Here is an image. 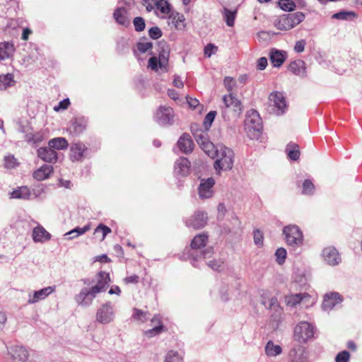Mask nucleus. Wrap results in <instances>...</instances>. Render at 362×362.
I'll return each instance as SVG.
<instances>
[{
    "mask_svg": "<svg viewBox=\"0 0 362 362\" xmlns=\"http://www.w3.org/2000/svg\"><path fill=\"white\" fill-rule=\"evenodd\" d=\"M32 237L35 243H44L51 239V234L43 226L38 224L33 228Z\"/></svg>",
    "mask_w": 362,
    "mask_h": 362,
    "instance_id": "15",
    "label": "nucleus"
},
{
    "mask_svg": "<svg viewBox=\"0 0 362 362\" xmlns=\"http://www.w3.org/2000/svg\"><path fill=\"white\" fill-rule=\"evenodd\" d=\"M153 47V45L150 42H138L136 45V47L138 50L141 53L146 52L148 49H151Z\"/></svg>",
    "mask_w": 362,
    "mask_h": 362,
    "instance_id": "59",
    "label": "nucleus"
},
{
    "mask_svg": "<svg viewBox=\"0 0 362 362\" xmlns=\"http://www.w3.org/2000/svg\"><path fill=\"white\" fill-rule=\"evenodd\" d=\"M19 165L20 162L13 155H8L4 158V166L6 168H15Z\"/></svg>",
    "mask_w": 362,
    "mask_h": 362,
    "instance_id": "44",
    "label": "nucleus"
},
{
    "mask_svg": "<svg viewBox=\"0 0 362 362\" xmlns=\"http://www.w3.org/2000/svg\"><path fill=\"white\" fill-rule=\"evenodd\" d=\"M139 281L140 277L135 274H132L123 279V282L125 285H136Z\"/></svg>",
    "mask_w": 362,
    "mask_h": 362,
    "instance_id": "52",
    "label": "nucleus"
},
{
    "mask_svg": "<svg viewBox=\"0 0 362 362\" xmlns=\"http://www.w3.org/2000/svg\"><path fill=\"white\" fill-rule=\"evenodd\" d=\"M55 291V286H48L35 291L33 297L28 300L29 303H35L39 300L45 299L47 296Z\"/></svg>",
    "mask_w": 362,
    "mask_h": 362,
    "instance_id": "24",
    "label": "nucleus"
},
{
    "mask_svg": "<svg viewBox=\"0 0 362 362\" xmlns=\"http://www.w3.org/2000/svg\"><path fill=\"white\" fill-rule=\"evenodd\" d=\"M286 56L284 52L279 50L272 51L270 54L271 63L275 67H280L285 62Z\"/></svg>",
    "mask_w": 362,
    "mask_h": 362,
    "instance_id": "28",
    "label": "nucleus"
},
{
    "mask_svg": "<svg viewBox=\"0 0 362 362\" xmlns=\"http://www.w3.org/2000/svg\"><path fill=\"white\" fill-rule=\"evenodd\" d=\"M53 172L54 168L52 165L45 164L33 172V177L38 181H42L49 178Z\"/></svg>",
    "mask_w": 362,
    "mask_h": 362,
    "instance_id": "20",
    "label": "nucleus"
},
{
    "mask_svg": "<svg viewBox=\"0 0 362 362\" xmlns=\"http://www.w3.org/2000/svg\"><path fill=\"white\" fill-rule=\"evenodd\" d=\"M213 252H214V251H213L212 247H209V248H206L203 252H202L199 257L198 256L194 257V259H198L202 257L204 258V259L206 257H210L211 256V255L213 254Z\"/></svg>",
    "mask_w": 362,
    "mask_h": 362,
    "instance_id": "64",
    "label": "nucleus"
},
{
    "mask_svg": "<svg viewBox=\"0 0 362 362\" xmlns=\"http://www.w3.org/2000/svg\"><path fill=\"white\" fill-rule=\"evenodd\" d=\"M87 150L86 145L82 143L73 144L70 149V159L74 162L81 160Z\"/></svg>",
    "mask_w": 362,
    "mask_h": 362,
    "instance_id": "14",
    "label": "nucleus"
},
{
    "mask_svg": "<svg viewBox=\"0 0 362 362\" xmlns=\"http://www.w3.org/2000/svg\"><path fill=\"white\" fill-rule=\"evenodd\" d=\"M315 334V327L305 321L300 322L294 329V338L299 343H306Z\"/></svg>",
    "mask_w": 362,
    "mask_h": 362,
    "instance_id": "6",
    "label": "nucleus"
},
{
    "mask_svg": "<svg viewBox=\"0 0 362 362\" xmlns=\"http://www.w3.org/2000/svg\"><path fill=\"white\" fill-rule=\"evenodd\" d=\"M111 229L103 224L100 223L98 226V227L94 230V235L98 236L99 233H102V235L99 236V240L100 242L103 241L106 237V235L111 233Z\"/></svg>",
    "mask_w": 362,
    "mask_h": 362,
    "instance_id": "37",
    "label": "nucleus"
},
{
    "mask_svg": "<svg viewBox=\"0 0 362 362\" xmlns=\"http://www.w3.org/2000/svg\"><path fill=\"white\" fill-rule=\"evenodd\" d=\"M275 27L281 30H289L293 28L288 15H283L275 22Z\"/></svg>",
    "mask_w": 362,
    "mask_h": 362,
    "instance_id": "32",
    "label": "nucleus"
},
{
    "mask_svg": "<svg viewBox=\"0 0 362 362\" xmlns=\"http://www.w3.org/2000/svg\"><path fill=\"white\" fill-rule=\"evenodd\" d=\"M322 256L324 260L331 266L337 265L341 257L337 250L333 246H328L322 250Z\"/></svg>",
    "mask_w": 362,
    "mask_h": 362,
    "instance_id": "12",
    "label": "nucleus"
},
{
    "mask_svg": "<svg viewBox=\"0 0 362 362\" xmlns=\"http://www.w3.org/2000/svg\"><path fill=\"white\" fill-rule=\"evenodd\" d=\"M305 44L306 43H305V41L304 40H301L297 41L296 42L295 47H294V50L297 53L303 52L304 51Z\"/></svg>",
    "mask_w": 362,
    "mask_h": 362,
    "instance_id": "63",
    "label": "nucleus"
},
{
    "mask_svg": "<svg viewBox=\"0 0 362 362\" xmlns=\"http://www.w3.org/2000/svg\"><path fill=\"white\" fill-rule=\"evenodd\" d=\"M191 132L194 137V139L200 147L203 146L206 141H209L207 131H204L201 129H199L197 124H192L191 126Z\"/></svg>",
    "mask_w": 362,
    "mask_h": 362,
    "instance_id": "21",
    "label": "nucleus"
},
{
    "mask_svg": "<svg viewBox=\"0 0 362 362\" xmlns=\"http://www.w3.org/2000/svg\"><path fill=\"white\" fill-rule=\"evenodd\" d=\"M149 36L154 40L158 39L162 35V32L158 27L151 28L148 30Z\"/></svg>",
    "mask_w": 362,
    "mask_h": 362,
    "instance_id": "60",
    "label": "nucleus"
},
{
    "mask_svg": "<svg viewBox=\"0 0 362 362\" xmlns=\"http://www.w3.org/2000/svg\"><path fill=\"white\" fill-rule=\"evenodd\" d=\"M173 117V110L169 106H160L155 115L156 121L162 124H171Z\"/></svg>",
    "mask_w": 362,
    "mask_h": 362,
    "instance_id": "8",
    "label": "nucleus"
},
{
    "mask_svg": "<svg viewBox=\"0 0 362 362\" xmlns=\"http://www.w3.org/2000/svg\"><path fill=\"white\" fill-rule=\"evenodd\" d=\"M114 19L116 22L122 25L127 26L129 25V21L127 16V10L123 8H117L113 13Z\"/></svg>",
    "mask_w": 362,
    "mask_h": 362,
    "instance_id": "26",
    "label": "nucleus"
},
{
    "mask_svg": "<svg viewBox=\"0 0 362 362\" xmlns=\"http://www.w3.org/2000/svg\"><path fill=\"white\" fill-rule=\"evenodd\" d=\"M10 354L14 362H25L29 356L28 351L21 346L12 347Z\"/></svg>",
    "mask_w": 362,
    "mask_h": 362,
    "instance_id": "16",
    "label": "nucleus"
},
{
    "mask_svg": "<svg viewBox=\"0 0 362 362\" xmlns=\"http://www.w3.org/2000/svg\"><path fill=\"white\" fill-rule=\"evenodd\" d=\"M223 103L226 110L233 112L235 115H240L243 110L242 103L232 93L223 97Z\"/></svg>",
    "mask_w": 362,
    "mask_h": 362,
    "instance_id": "9",
    "label": "nucleus"
},
{
    "mask_svg": "<svg viewBox=\"0 0 362 362\" xmlns=\"http://www.w3.org/2000/svg\"><path fill=\"white\" fill-rule=\"evenodd\" d=\"M356 14L354 12H346V11H340L339 13H336L332 16L333 18L339 19V20H347L351 17H355Z\"/></svg>",
    "mask_w": 362,
    "mask_h": 362,
    "instance_id": "55",
    "label": "nucleus"
},
{
    "mask_svg": "<svg viewBox=\"0 0 362 362\" xmlns=\"http://www.w3.org/2000/svg\"><path fill=\"white\" fill-rule=\"evenodd\" d=\"M156 8L161 13L169 15L173 12L171 6L166 0H158L156 2Z\"/></svg>",
    "mask_w": 362,
    "mask_h": 362,
    "instance_id": "36",
    "label": "nucleus"
},
{
    "mask_svg": "<svg viewBox=\"0 0 362 362\" xmlns=\"http://www.w3.org/2000/svg\"><path fill=\"white\" fill-rule=\"evenodd\" d=\"M285 238L288 245L296 247L302 245L303 241V233L298 226L290 225L285 226L283 229Z\"/></svg>",
    "mask_w": 362,
    "mask_h": 362,
    "instance_id": "7",
    "label": "nucleus"
},
{
    "mask_svg": "<svg viewBox=\"0 0 362 362\" xmlns=\"http://www.w3.org/2000/svg\"><path fill=\"white\" fill-rule=\"evenodd\" d=\"M90 230V224H87L83 228L76 227V228L71 230V231L66 233V235H72V236L69 237V239H72L74 238L78 237L80 235L84 234L86 232Z\"/></svg>",
    "mask_w": 362,
    "mask_h": 362,
    "instance_id": "42",
    "label": "nucleus"
},
{
    "mask_svg": "<svg viewBox=\"0 0 362 362\" xmlns=\"http://www.w3.org/2000/svg\"><path fill=\"white\" fill-rule=\"evenodd\" d=\"M223 21L229 27H233L235 24V20L237 15V9L231 11L226 7H223L222 11Z\"/></svg>",
    "mask_w": 362,
    "mask_h": 362,
    "instance_id": "30",
    "label": "nucleus"
},
{
    "mask_svg": "<svg viewBox=\"0 0 362 362\" xmlns=\"http://www.w3.org/2000/svg\"><path fill=\"white\" fill-rule=\"evenodd\" d=\"M304 296L302 293L291 294L286 297L287 305L295 306L301 302Z\"/></svg>",
    "mask_w": 362,
    "mask_h": 362,
    "instance_id": "45",
    "label": "nucleus"
},
{
    "mask_svg": "<svg viewBox=\"0 0 362 362\" xmlns=\"http://www.w3.org/2000/svg\"><path fill=\"white\" fill-rule=\"evenodd\" d=\"M216 115V111H211L205 116L203 124L206 131H208L209 128L211 127V124L214 121Z\"/></svg>",
    "mask_w": 362,
    "mask_h": 362,
    "instance_id": "50",
    "label": "nucleus"
},
{
    "mask_svg": "<svg viewBox=\"0 0 362 362\" xmlns=\"http://www.w3.org/2000/svg\"><path fill=\"white\" fill-rule=\"evenodd\" d=\"M13 83H14V80L12 74H7L0 76V89H6Z\"/></svg>",
    "mask_w": 362,
    "mask_h": 362,
    "instance_id": "39",
    "label": "nucleus"
},
{
    "mask_svg": "<svg viewBox=\"0 0 362 362\" xmlns=\"http://www.w3.org/2000/svg\"><path fill=\"white\" fill-rule=\"evenodd\" d=\"M305 64L300 59L291 62L288 65V70L296 76H305Z\"/></svg>",
    "mask_w": 362,
    "mask_h": 362,
    "instance_id": "25",
    "label": "nucleus"
},
{
    "mask_svg": "<svg viewBox=\"0 0 362 362\" xmlns=\"http://www.w3.org/2000/svg\"><path fill=\"white\" fill-rule=\"evenodd\" d=\"M254 242L255 245L258 246H262L263 245V240H264V236L263 233L259 230L256 229L254 230Z\"/></svg>",
    "mask_w": 362,
    "mask_h": 362,
    "instance_id": "57",
    "label": "nucleus"
},
{
    "mask_svg": "<svg viewBox=\"0 0 362 362\" xmlns=\"http://www.w3.org/2000/svg\"><path fill=\"white\" fill-rule=\"evenodd\" d=\"M262 129V121L258 112L255 110L249 111L245 119V130L247 136L250 139H257Z\"/></svg>",
    "mask_w": 362,
    "mask_h": 362,
    "instance_id": "4",
    "label": "nucleus"
},
{
    "mask_svg": "<svg viewBox=\"0 0 362 362\" xmlns=\"http://www.w3.org/2000/svg\"><path fill=\"white\" fill-rule=\"evenodd\" d=\"M217 50V47L212 44H208L204 48V55L210 57L215 51Z\"/></svg>",
    "mask_w": 362,
    "mask_h": 362,
    "instance_id": "62",
    "label": "nucleus"
},
{
    "mask_svg": "<svg viewBox=\"0 0 362 362\" xmlns=\"http://www.w3.org/2000/svg\"><path fill=\"white\" fill-rule=\"evenodd\" d=\"M286 254V250L283 247H279L276 250L275 255L276 257V262L279 264H282L285 262Z\"/></svg>",
    "mask_w": 362,
    "mask_h": 362,
    "instance_id": "54",
    "label": "nucleus"
},
{
    "mask_svg": "<svg viewBox=\"0 0 362 362\" xmlns=\"http://www.w3.org/2000/svg\"><path fill=\"white\" fill-rule=\"evenodd\" d=\"M223 84L227 90L231 93L236 85V81L233 77L226 76L223 80Z\"/></svg>",
    "mask_w": 362,
    "mask_h": 362,
    "instance_id": "56",
    "label": "nucleus"
},
{
    "mask_svg": "<svg viewBox=\"0 0 362 362\" xmlns=\"http://www.w3.org/2000/svg\"><path fill=\"white\" fill-rule=\"evenodd\" d=\"M157 47L158 57L156 56L151 57L148 62V67L153 71H158L159 66L160 69L167 71L170 55L169 46L165 41H160Z\"/></svg>",
    "mask_w": 362,
    "mask_h": 362,
    "instance_id": "2",
    "label": "nucleus"
},
{
    "mask_svg": "<svg viewBox=\"0 0 362 362\" xmlns=\"http://www.w3.org/2000/svg\"><path fill=\"white\" fill-rule=\"evenodd\" d=\"M96 284L90 288H83L81 292L75 296L78 304L88 305L90 304L97 294L105 291L110 282V274L105 272H100L96 276Z\"/></svg>",
    "mask_w": 362,
    "mask_h": 362,
    "instance_id": "1",
    "label": "nucleus"
},
{
    "mask_svg": "<svg viewBox=\"0 0 362 362\" xmlns=\"http://www.w3.org/2000/svg\"><path fill=\"white\" fill-rule=\"evenodd\" d=\"M169 19L171 20V23L177 28L180 26V23H182L185 20L184 16L182 15H180L179 13L175 11H173L170 14Z\"/></svg>",
    "mask_w": 362,
    "mask_h": 362,
    "instance_id": "48",
    "label": "nucleus"
},
{
    "mask_svg": "<svg viewBox=\"0 0 362 362\" xmlns=\"http://www.w3.org/2000/svg\"><path fill=\"white\" fill-rule=\"evenodd\" d=\"M288 110V104L283 93L273 91L268 97L267 110L270 114L282 115Z\"/></svg>",
    "mask_w": 362,
    "mask_h": 362,
    "instance_id": "3",
    "label": "nucleus"
},
{
    "mask_svg": "<svg viewBox=\"0 0 362 362\" xmlns=\"http://www.w3.org/2000/svg\"><path fill=\"white\" fill-rule=\"evenodd\" d=\"M215 157L217 159L214 163V168L217 171L228 170L233 168L234 153L230 148L220 146Z\"/></svg>",
    "mask_w": 362,
    "mask_h": 362,
    "instance_id": "5",
    "label": "nucleus"
},
{
    "mask_svg": "<svg viewBox=\"0 0 362 362\" xmlns=\"http://www.w3.org/2000/svg\"><path fill=\"white\" fill-rule=\"evenodd\" d=\"M206 218L205 213L198 212L187 221V226L195 229L202 228L206 224Z\"/></svg>",
    "mask_w": 362,
    "mask_h": 362,
    "instance_id": "19",
    "label": "nucleus"
},
{
    "mask_svg": "<svg viewBox=\"0 0 362 362\" xmlns=\"http://www.w3.org/2000/svg\"><path fill=\"white\" fill-rule=\"evenodd\" d=\"M291 20L293 28L300 23L305 20V15L302 12L291 13L287 14Z\"/></svg>",
    "mask_w": 362,
    "mask_h": 362,
    "instance_id": "41",
    "label": "nucleus"
},
{
    "mask_svg": "<svg viewBox=\"0 0 362 362\" xmlns=\"http://www.w3.org/2000/svg\"><path fill=\"white\" fill-rule=\"evenodd\" d=\"M114 313L110 303H105L100 306L96 313L98 322L107 324L113 320Z\"/></svg>",
    "mask_w": 362,
    "mask_h": 362,
    "instance_id": "10",
    "label": "nucleus"
},
{
    "mask_svg": "<svg viewBox=\"0 0 362 362\" xmlns=\"http://www.w3.org/2000/svg\"><path fill=\"white\" fill-rule=\"evenodd\" d=\"M148 313L141 310L134 308L132 318L136 321H141L142 322L147 320Z\"/></svg>",
    "mask_w": 362,
    "mask_h": 362,
    "instance_id": "47",
    "label": "nucleus"
},
{
    "mask_svg": "<svg viewBox=\"0 0 362 362\" xmlns=\"http://www.w3.org/2000/svg\"><path fill=\"white\" fill-rule=\"evenodd\" d=\"M342 298L338 293L326 294L322 302V308L327 310L332 309L336 305L341 303Z\"/></svg>",
    "mask_w": 362,
    "mask_h": 362,
    "instance_id": "17",
    "label": "nucleus"
},
{
    "mask_svg": "<svg viewBox=\"0 0 362 362\" xmlns=\"http://www.w3.org/2000/svg\"><path fill=\"white\" fill-rule=\"evenodd\" d=\"M151 324L153 327L145 332L148 337H153L164 331V326L162 324L161 318L159 315H155L151 319Z\"/></svg>",
    "mask_w": 362,
    "mask_h": 362,
    "instance_id": "23",
    "label": "nucleus"
},
{
    "mask_svg": "<svg viewBox=\"0 0 362 362\" xmlns=\"http://www.w3.org/2000/svg\"><path fill=\"white\" fill-rule=\"evenodd\" d=\"M14 52L12 44L6 42H0V61L8 58Z\"/></svg>",
    "mask_w": 362,
    "mask_h": 362,
    "instance_id": "33",
    "label": "nucleus"
},
{
    "mask_svg": "<svg viewBox=\"0 0 362 362\" xmlns=\"http://www.w3.org/2000/svg\"><path fill=\"white\" fill-rule=\"evenodd\" d=\"M70 105V100L69 98L64 99L59 102V105L57 106H55L54 107V110L57 112L59 110H66L69 106Z\"/></svg>",
    "mask_w": 362,
    "mask_h": 362,
    "instance_id": "61",
    "label": "nucleus"
},
{
    "mask_svg": "<svg viewBox=\"0 0 362 362\" xmlns=\"http://www.w3.org/2000/svg\"><path fill=\"white\" fill-rule=\"evenodd\" d=\"M164 362H184L183 357L175 351H169Z\"/></svg>",
    "mask_w": 362,
    "mask_h": 362,
    "instance_id": "43",
    "label": "nucleus"
},
{
    "mask_svg": "<svg viewBox=\"0 0 362 362\" xmlns=\"http://www.w3.org/2000/svg\"><path fill=\"white\" fill-rule=\"evenodd\" d=\"M30 195V190L27 187H21L11 193V197L15 199H26Z\"/></svg>",
    "mask_w": 362,
    "mask_h": 362,
    "instance_id": "40",
    "label": "nucleus"
},
{
    "mask_svg": "<svg viewBox=\"0 0 362 362\" xmlns=\"http://www.w3.org/2000/svg\"><path fill=\"white\" fill-rule=\"evenodd\" d=\"M286 151L287 153L288 157L292 160H297L300 157V147L299 146L294 143L290 142L287 144Z\"/></svg>",
    "mask_w": 362,
    "mask_h": 362,
    "instance_id": "29",
    "label": "nucleus"
},
{
    "mask_svg": "<svg viewBox=\"0 0 362 362\" xmlns=\"http://www.w3.org/2000/svg\"><path fill=\"white\" fill-rule=\"evenodd\" d=\"M315 186L313 182L310 180H305L303 183V194L310 195L313 194Z\"/></svg>",
    "mask_w": 362,
    "mask_h": 362,
    "instance_id": "49",
    "label": "nucleus"
},
{
    "mask_svg": "<svg viewBox=\"0 0 362 362\" xmlns=\"http://www.w3.org/2000/svg\"><path fill=\"white\" fill-rule=\"evenodd\" d=\"M282 351L279 345H275L272 341H269L265 346L266 354L269 356H276Z\"/></svg>",
    "mask_w": 362,
    "mask_h": 362,
    "instance_id": "35",
    "label": "nucleus"
},
{
    "mask_svg": "<svg viewBox=\"0 0 362 362\" xmlns=\"http://www.w3.org/2000/svg\"><path fill=\"white\" fill-rule=\"evenodd\" d=\"M25 139L26 141L32 146H37L45 139V135L42 132H37L26 134Z\"/></svg>",
    "mask_w": 362,
    "mask_h": 362,
    "instance_id": "34",
    "label": "nucleus"
},
{
    "mask_svg": "<svg viewBox=\"0 0 362 362\" xmlns=\"http://www.w3.org/2000/svg\"><path fill=\"white\" fill-rule=\"evenodd\" d=\"M175 170L177 174L182 176L188 175L190 171V162L186 158H180L175 163Z\"/></svg>",
    "mask_w": 362,
    "mask_h": 362,
    "instance_id": "22",
    "label": "nucleus"
},
{
    "mask_svg": "<svg viewBox=\"0 0 362 362\" xmlns=\"http://www.w3.org/2000/svg\"><path fill=\"white\" fill-rule=\"evenodd\" d=\"M280 7L284 11H293L296 8V4L292 0H280Z\"/></svg>",
    "mask_w": 362,
    "mask_h": 362,
    "instance_id": "51",
    "label": "nucleus"
},
{
    "mask_svg": "<svg viewBox=\"0 0 362 362\" xmlns=\"http://www.w3.org/2000/svg\"><path fill=\"white\" fill-rule=\"evenodd\" d=\"M135 30L137 32H141L145 29L146 23L144 19L141 17H136L133 21Z\"/></svg>",
    "mask_w": 362,
    "mask_h": 362,
    "instance_id": "53",
    "label": "nucleus"
},
{
    "mask_svg": "<svg viewBox=\"0 0 362 362\" xmlns=\"http://www.w3.org/2000/svg\"><path fill=\"white\" fill-rule=\"evenodd\" d=\"M86 124L83 119H76L72 124L74 132L80 134L86 129Z\"/></svg>",
    "mask_w": 362,
    "mask_h": 362,
    "instance_id": "46",
    "label": "nucleus"
},
{
    "mask_svg": "<svg viewBox=\"0 0 362 362\" xmlns=\"http://www.w3.org/2000/svg\"><path fill=\"white\" fill-rule=\"evenodd\" d=\"M350 359V354L347 351H343L339 352L336 358L335 362H348Z\"/></svg>",
    "mask_w": 362,
    "mask_h": 362,
    "instance_id": "58",
    "label": "nucleus"
},
{
    "mask_svg": "<svg viewBox=\"0 0 362 362\" xmlns=\"http://www.w3.org/2000/svg\"><path fill=\"white\" fill-rule=\"evenodd\" d=\"M201 148L211 158H215L218 151V148H216L214 144L210 141H206V143L201 146Z\"/></svg>",
    "mask_w": 362,
    "mask_h": 362,
    "instance_id": "38",
    "label": "nucleus"
},
{
    "mask_svg": "<svg viewBox=\"0 0 362 362\" xmlns=\"http://www.w3.org/2000/svg\"><path fill=\"white\" fill-rule=\"evenodd\" d=\"M215 185V180L212 177L206 180H202L198 188L199 195L201 199H209L214 194L213 187Z\"/></svg>",
    "mask_w": 362,
    "mask_h": 362,
    "instance_id": "13",
    "label": "nucleus"
},
{
    "mask_svg": "<svg viewBox=\"0 0 362 362\" xmlns=\"http://www.w3.org/2000/svg\"><path fill=\"white\" fill-rule=\"evenodd\" d=\"M177 146L182 152L189 153L193 150L194 143L189 134L185 133L180 137Z\"/></svg>",
    "mask_w": 362,
    "mask_h": 362,
    "instance_id": "18",
    "label": "nucleus"
},
{
    "mask_svg": "<svg viewBox=\"0 0 362 362\" xmlns=\"http://www.w3.org/2000/svg\"><path fill=\"white\" fill-rule=\"evenodd\" d=\"M49 146L56 150H65L69 146V143L65 138L57 137L52 139L48 142Z\"/></svg>",
    "mask_w": 362,
    "mask_h": 362,
    "instance_id": "27",
    "label": "nucleus"
},
{
    "mask_svg": "<svg viewBox=\"0 0 362 362\" xmlns=\"http://www.w3.org/2000/svg\"><path fill=\"white\" fill-rule=\"evenodd\" d=\"M37 154L38 158L46 163L54 164L58 160V153L49 146L39 148Z\"/></svg>",
    "mask_w": 362,
    "mask_h": 362,
    "instance_id": "11",
    "label": "nucleus"
},
{
    "mask_svg": "<svg viewBox=\"0 0 362 362\" xmlns=\"http://www.w3.org/2000/svg\"><path fill=\"white\" fill-rule=\"evenodd\" d=\"M208 241V236L204 233L197 235L192 240L190 247L193 250L204 247Z\"/></svg>",
    "mask_w": 362,
    "mask_h": 362,
    "instance_id": "31",
    "label": "nucleus"
}]
</instances>
